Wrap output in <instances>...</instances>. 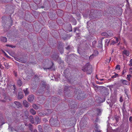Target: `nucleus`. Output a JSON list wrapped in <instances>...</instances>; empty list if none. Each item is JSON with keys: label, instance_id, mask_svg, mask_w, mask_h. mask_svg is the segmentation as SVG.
Listing matches in <instances>:
<instances>
[{"label": "nucleus", "instance_id": "nucleus-4", "mask_svg": "<svg viewBox=\"0 0 132 132\" xmlns=\"http://www.w3.org/2000/svg\"><path fill=\"white\" fill-rule=\"evenodd\" d=\"M34 96L32 95H29L28 98V101L30 102L32 101L34 98Z\"/></svg>", "mask_w": 132, "mask_h": 132}, {"label": "nucleus", "instance_id": "nucleus-42", "mask_svg": "<svg viewBox=\"0 0 132 132\" xmlns=\"http://www.w3.org/2000/svg\"><path fill=\"white\" fill-rule=\"evenodd\" d=\"M100 80L101 81H103L104 80V79H100Z\"/></svg>", "mask_w": 132, "mask_h": 132}, {"label": "nucleus", "instance_id": "nucleus-12", "mask_svg": "<svg viewBox=\"0 0 132 132\" xmlns=\"http://www.w3.org/2000/svg\"><path fill=\"white\" fill-rule=\"evenodd\" d=\"M103 38H102L98 42V46L99 47H101L102 46V40Z\"/></svg>", "mask_w": 132, "mask_h": 132}, {"label": "nucleus", "instance_id": "nucleus-20", "mask_svg": "<svg viewBox=\"0 0 132 132\" xmlns=\"http://www.w3.org/2000/svg\"><path fill=\"white\" fill-rule=\"evenodd\" d=\"M118 77V74L117 73H115V75H113L112 76V78H116L117 77Z\"/></svg>", "mask_w": 132, "mask_h": 132}, {"label": "nucleus", "instance_id": "nucleus-48", "mask_svg": "<svg viewBox=\"0 0 132 132\" xmlns=\"http://www.w3.org/2000/svg\"><path fill=\"white\" fill-rule=\"evenodd\" d=\"M96 42V41H94V42H93V43H95Z\"/></svg>", "mask_w": 132, "mask_h": 132}, {"label": "nucleus", "instance_id": "nucleus-14", "mask_svg": "<svg viewBox=\"0 0 132 132\" xmlns=\"http://www.w3.org/2000/svg\"><path fill=\"white\" fill-rule=\"evenodd\" d=\"M58 57L59 56L58 55H55L54 56H52V58L53 60H56L58 59Z\"/></svg>", "mask_w": 132, "mask_h": 132}, {"label": "nucleus", "instance_id": "nucleus-29", "mask_svg": "<svg viewBox=\"0 0 132 132\" xmlns=\"http://www.w3.org/2000/svg\"><path fill=\"white\" fill-rule=\"evenodd\" d=\"M126 72V71L125 70H123L122 72V75H124L125 73Z\"/></svg>", "mask_w": 132, "mask_h": 132}, {"label": "nucleus", "instance_id": "nucleus-5", "mask_svg": "<svg viewBox=\"0 0 132 132\" xmlns=\"http://www.w3.org/2000/svg\"><path fill=\"white\" fill-rule=\"evenodd\" d=\"M0 39L1 41L3 42H6L7 41V39L5 37H0Z\"/></svg>", "mask_w": 132, "mask_h": 132}, {"label": "nucleus", "instance_id": "nucleus-8", "mask_svg": "<svg viewBox=\"0 0 132 132\" xmlns=\"http://www.w3.org/2000/svg\"><path fill=\"white\" fill-rule=\"evenodd\" d=\"M123 54L127 56H128L129 54V51L126 50H124L123 51Z\"/></svg>", "mask_w": 132, "mask_h": 132}, {"label": "nucleus", "instance_id": "nucleus-34", "mask_svg": "<svg viewBox=\"0 0 132 132\" xmlns=\"http://www.w3.org/2000/svg\"><path fill=\"white\" fill-rule=\"evenodd\" d=\"M4 53L5 54V56H7V57H9V56H7V54H6V53L5 52H4Z\"/></svg>", "mask_w": 132, "mask_h": 132}, {"label": "nucleus", "instance_id": "nucleus-21", "mask_svg": "<svg viewBox=\"0 0 132 132\" xmlns=\"http://www.w3.org/2000/svg\"><path fill=\"white\" fill-rule=\"evenodd\" d=\"M129 65L130 67L132 66V59H131L130 60Z\"/></svg>", "mask_w": 132, "mask_h": 132}, {"label": "nucleus", "instance_id": "nucleus-18", "mask_svg": "<svg viewBox=\"0 0 132 132\" xmlns=\"http://www.w3.org/2000/svg\"><path fill=\"white\" fill-rule=\"evenodd\" d=\"M131 75L130 74L128 75H127V79L129 81L130 80V78L131 77Z\"/></svg>", "mask_w": 132, "mask_h": 132}, {"label": "nucleus", "instance_id": "nucleus-15", "mask_svg": "<svg viewBox=\"0 0 132 132\" xmlns=\"http://www.w3.org/2000/svg\"><path fill=\"white\" fill-rule=\"evenodd\" d=\"M24 91L26 95H28L29 94V92L27 90V88L24 89Z\"/></svg>", "mask_w": 132, "mask_h": 132}, {"label": "nucleus", "instance_id": "nucleus-47", "mask_svg": "<svg viewBox=\"0 0 132 132\" xmlns=\"http://www.w3.org/2000/svg\"><path fill=\"white\" fill-rule=\"evenodd\" d=\"M30 117H31V118H32V119L33 118V117L32 116H31Z\"/></svg>", "mask_w": 132, "mask_h": 132}, {"label": "nucleus", "instance_id": "nucleus-43", "mask_svg": "<svg viewBox=\"0 0 132 132\" xmlns=\"http://www.w3.org/2000/svg\"><path fill=\"white\" fill-rule=\"evenodd\" d=\"M83 16H84V17H87V16H86L85 15V14H83Z\"/></svg>", "mask_w": 132, "mask_h": 132}, {"label": "nucleus", "instance_id": "nucleus-11", "mask_svg": "<svg viewBox=\"0 0 132 132\" xmlns=\"http://www.w3.org/2000/svg\"><path fill=\"white\" fill-rule=\"evenodd\" d=\"M23 97V94L21 93H19L18 95V99H21Z\"/></svg>", "mask_w": 132, "mask_h": 132}, {"label": "nucleus", "instance_id": "nucleus-30", "mask_svg": "<svg viewBox=\"0 0 132 132\" xmlns=\"http://www.w3.org/2000/svg\"><path fill=\"white\" fill-rule=\"evenodd\" d=\"M106 34V32L103 33H102V35L103 36V35L105 36Z\"/></svg>", "mask_w": 132, "mask_h": 132}, {"label": "nucleus", "instance_id": "nucleus-6", "mask_svg": "<svg viewBox=\"0 0 132 132\" xmlns=\"http://www.w3.org/2000/svg\"><path fill=\"white\" fill-rule=\"evenodd\" d=\"M23 105L26 107H28L29 106V104L28 103L26 100H24L23 101Z\"/></svg>", "mask_w": 132, "mask_h": 132}, {"label": "nucleus", "instance_id": "nucleus-27", "mask_svg": "<svg viewBox=\"0 0 132 132\" xmlns=\"http://www.w3.org/2000/svg\"><path fill=\"white\" fill-rule=\"evenodd\" d=\"M115 38L116 39V43H118L119 41V39H118V38H117V37H115Z\"/></svg>", "mask_w": 132, "mask_h": 132}, {"label": "nucleus", "instance_id": "nucleus-35", "mask_svg": "<svg viewBox=\"0 0 132 132\" xmlns=\"http://www.w3.org/2000/svg\"><path fill=\"white\" fill-rule=\"evenodd\" d=\"M126 132H127L128 131V128H127L126 129Z\"/></svg>", "mask_w": 132, "mask_h": 132}, {"label": "nucleus", "instance_id": "nucleus-19", "mask_svg": "<svg viewBox=\"0 0 132 132\" xmlns=\"http://www.w3.org/2000/svg\"><path fill=\"white\" fill-rule=\"evenodd\" d=\"M114 118L116 120V122H117L119 120V117L118 116H115Z\"/></svg>", "mask_w": 132, "mask_h": 132}, {"label": "nucleus", "instance_id": "nucleus-16", "mask_svg": "<svg viewBox=\"0 0 132 132\" xmlns=\"http://www.w3.org/2000/svg\"><path fill=\"white\" fill-rule=\"evenodd\" d=\"M35 120L37 122V123H39L40 122V120L39 118L38 117H36Z\"/></svg>", "mask_w": 132, "mask_h": 132}, {"label": "nucleus", "instance_id": "nucleus-24", "mask_svg": "<svg viewBox=\"0 0 132 132\" xmlns=\"http://www.w3.org/2000/svg\"><path fill=\"white\" fill-rule=\"evenodd\" d=\"M120 102H122L123 101L122 97L121 96L120 98Z\"/></svg>", "mask_w": 132, "mask_h": 132}, {"label": "nucleus", "instance_id": "nucleus-7", "mask_svg": "<svg viewBox=\"0 0 132 132\" xmlns=\"http://www.w3.org/2000/svg\"><path fill=\"white\" fill-rule=\"evenodd\" d=\"M14 103L16 105V106L18 108H19L21 106V105L20 103L18 102L15 101L14 102Z\"/></svg>", "mask_w": 132, "mask_h": 132}, {"label": "nucleus", "instance_id": "nucleus-52", "mask_svg": "<svg viewBox=\"0 0 132 132\" xmlns=\"http://www.w3.org/2000/svg\"><path fill=\"white\" fill-rule=\"evenodd\" d=\"M65 90H64V92H65Z\"/></svg>", "mask_w": 132, "mask_h": 132}, {"label": "nucleus", "instance_id": "nucleus-23", "mask_svg": "<svg viewBox=\"0 0 132 132\" xmlns=\"http://www.w3.org/2000/svg\"><path fill=\"white\" fill-rule=\"evenodd\" d=\"M7 46H9L10 47H11L12 48H13V47H15V46H13V45H9V44H7L6 45Z\"/></svg>", "mask_w": 132, "mask_h": 132}, {"label": "nucleus", "instance_id": "nucleus-41", "mask_svg": "<svg viewBox=\"0 0 132 132\" xmlns=\"http://www.w3.org/2000/svg\"><path fill=\"white\" fill-rule=\"evenodd\" d=\"M55 132H60V131L57 130H55Z\"/></svg>", "mask_w": 132, "mask_h": 132}, {"label": "nucleus", "instance_id": "nucleus-39", "mask_svg": "<svg viewBox=\"0 0 132 132\" xmlns=\"http://www.w3.org/2000/svg\"><path fill=\"white\" fill-rule=\"evenodd\" d=\"M48 112H49V111H50V113H51V112H52V110H48Z\"/></svg>", "mask_w": 132, "mask_h": 132}, {"label": "nucleus", "instance_id": "nucleus-22", "mask_svg": "<svg viewBox=\"0 0 132 132\" xmlns=\"http://www.w3.org/2000/svg\"><path fill=\"white\" fill-rule=\"evenodd\" d=\"M116 69H118L119 70H120V66L119 65H117L116 66Z\"/></svg>", "mask_w": 132, "mask_h": 132}, {"label": "nucleus", "instance_id": "nucleus-53", "mask_svg": "<svg viewBox=\"0 0 132 132\" xmlns=\"http://www.w3.org/2000/svg\"><path fill=\"white\" fill-rule=\"evenodd\" d=\"M5 64V66H6V65H5V64Z\"/></svg>", "mask_w": 132, "mask_h": 132}, {"label": "nucleus", "instance_id": "nucleus-36", "mask_svg": "<svg viewBox=\"0 0 132 132\" xmlns=\"http://www.w3.org/2000/svg\"><path fill=\"white\" fill-rule=\"evenodd\" d=\"M116 43V42H115L114 41H113V42L112 43V44H114L115 43Z\"/></svg>", "mask_w": 132, "mask_h": 132}, {"label": "nucleus", "instance_id": "nucleus-26", "mask_svg": "<svg viewBox=\"0 0 132 132\" xmlns=\"http://www.w3.org/2000/svg\"><path fill=\"white\" fill-rule=\"evenodd\" d=\"M18 61L21 62H24V61L23 60H21L20 59H18Z\"/></svg>", "mask_w": 132, "mask_h": 132}, {"label": "nucleus", "instance_id": "nucleus-40", "mask_svg": "<svg viewBox=\"0 0 132 132\" xmlns=\"http://www.w3.org/2000/svg\"><path fill=\"white\" fill-rule=\"evenodd\" d=\"M69 48V46H68L67 48H66V49H68V50Z\"/></svg>", "mask_w": 132, "mask_h": 132}, {"label": "nucleus", "instance_id": "nucleus-10", "mask_svg": "<svg viewBox=\"0 0 132 132\" xmlns=\"http://www.w3.org/2000/svg\"><path fill=\"white\" fill-rule=\"evenodd\" d=\"M32 107L36 110H37L40 108V107L38 106L36 104H33L32 105Z\"/></svg>", "mask_w": 132, "mask_h": 132}, {"label": "nucleus", "instance_id": "nucleus-13", "mask_svg": "<svg viewBox=\"0 0 132 132\" xmlns=\"http://www.w3.org/2000/svg\"><path fill=\"white\" fill-rule=\"evenodd\" d=\"M29 112L28 111H26L24 112V116L25 117V118L26 119H27L28 117V116H29Z\"/></svg>", "mask_w": 132, "mask_h": 132}, {"label": "nucleus", "instance_id": "nucleus-31", "mask_svg": "<svg viewBox=\"0 0 132 132\" xmlns=\"http://www.w3.org/2000/svg\"><path fill=\"white\" fill-rule=\"evenodd\" d=\"M38 128H39V129L41 128V126L40 125H38Z\"/></svg>", "mask_w": 132, "mask_h": 132}, {"label": "nucleus", "instance_id": "nucleus-28", "mask_svg": "<svg viewBox=\"0 0 132 132\" xmlns=\"http://www.w3.org/2000/svg\"><path fill=\"white\" fill-rule=\"evenodd\" d=\"M132 117H130L129 118V120L130 121H132Z\"/></svg>", "mask_w": 132, "mask_h": 132}, {"label": "nucleus", "instance_id": "nucleus-44", "mask_svg": "<svg viewBox=\"0 0 132 132\" xmlns=\"http://www.w3.org/2000/svg\"><path fill=\"white\" fill-rule=\"evenodd\" d=\"M82 122H81V121L80 122V124H82Z\"/></svg>", "mask_w": 132, "mask_h": 132}, {"label": "nucleus", "instance_id": "nucleus-51", "mask_svg": "<svg viewBox=\"0 0 132 132\" xmlns=\"http://www.w3.org/2000/svg\"><path fill=\"white\" fill-rule=\"evenodd\" d=\"M126 93V94L127 95V93H126H126Z\"/></svg>", "mask_w": 132, "mask_h": 132}, {"label": "nucleus", "instance_id": "nucleus-50", "mask_svg": "<svg viewBox=\"0 0 132 132\" xmlns=\"http://www.w3.org/2000/svg\"><path fill=\"white\" fill-rule=\"evenodd\" d=\"M15 76H16V73H15Z\"/></svg>", "mask_w": 132, "mask_h": 132}, {"label": "nucleus", "instance_id": "nucleus-9", "mask_svg": "<svg viewBox=\"0 0 132 132\" xmlns=\"http://www.w3.org/2000/svg\"><path fill=\"white\" fill-rule=\"evenodd\" d=\"M30 112L33 115H35L36 114V112L33 109H30Z\"/></svg>", "mask_w": 132, "mask_h": 132}, {"label": "nucleus", "instance_id": "nucleus-2", "mask_svg": "<svg viewBox=\"0 0 132 132\" xmlns=\"http://www.w3.org/2000/svg\"><path fill=\"white\" fill-rule=\"evenodd\" d=\"M120 83L123 85H129L130 83L127 81L123 79H121L120 81Z\"/></svg>", "mask_w": 132, "mask_h": 132}, {"label": "nucleus", "instance_id": "nucleus-54", "mask_svg": "<svg viewBox=\"0 0 132 132\" xmlns=\"http://www.w3.org/2000/svg\"><path fill=\"white\" fill-rule=\"evenodd\" d=\"M102 83H103V82H101V84H102Z\"/></svg>", "mask_w": 132, "mask_h": 132}, {"label": "nucleus", "instance_id": "nucleus-32", "mask_svg": "<svg viewBox=\"0 0 132 132\" xmlns=\"http://www.w3.org/2000/svg\"><path fill=\"white\" fill-rule=\"evenodd\" d=\"M39 132H42V129L41 128L39 129Z\"/></svg>", "mask_w": 132, "mask_h": 132}, {"label": "nucleus", "instance_id": "nucleus-25", "mask_svg": "<svg viewBox=\"0 0 132 132\" xmlns=\"http://www.w3.org/2000/svg\"><path fill=\"white\" fill-rule=\"evenodd\" d=\"M129 72L130 74H132V68H129Z\"/></svg>", "mask_w": 132, "mask_h": 132}, {"label": "nucleus", "instance_id": "nucleus-37", "mask_svg": "<svg viewBox=\"0 0 132 132\" xmlns=\"http://www.w3.org/2000/svg\"><path fill=\"white\" fill-rule=\"evenodd\" d=\"M33 132H38L37 130H36L35 129L34 130Z\"/></svg>", "mask_w": 132, "mask_h": 132}, {"label": "nucleus", "instance_id": "nucleus-55", "mask_svg": "<svg viewBox=\"0 0 132 132\" xmlns=\"http://www.w3.org/2000/svg\"><path fill=\"white\" fill-rule=\"evenodd\" d=\"M50 63H52V62H50Z\"/></svg>", "mask_w": 132, "mask_h": 132}, {"label": "nucleus", "instance_id": "nucleus-46", "mask_svg": "<svg viewBox=\"0 0 132 132\" xmlns=\"http://www.w3.org/2000/svg\"><path fill=\"white\" fill-rule=\"evenodd\" d=\"M98 132V131H96V130L95 131H94V132Z\"/></svg>", "mask_w": 132, "mask_h": 132}, {"label": "nucleus", "instance_id": "nucleus-38", "mask_svg": "<svg viewBox=\"0 0 132 132\" xmlns=\"http://www.w3.org/2000/svg\"><path fill=\"white\" fill-rule=\"evenodd\" d=\"M93 55V54L92 55L90 56V57H89V59H90L92 57Z\"/></svg>", "mask_w": 132, "mask_h": 132}, {"label": "nucleus", "instance_id": "nucleus-17", "mask_svg": "<svg viewBox=\"0 0 132 132\" xmlns=\"http://www.w3.org/2000/svg\"><path fill=\"white\" fill-rule=\"evenodd\" d=\"M18 85L20 86H21L22 84L21 81L20 80H18L17 82Z\"/></svg>", "mask_w": 132, "mask_h": 132}, {"label": "nucleus", "instance_id": "nucleus-3", "mask_svg": "<svg viewBox=\"0 0 132 132\" xmlns=\"http://www.w3.org/2000/svg\"><path fill=\"white\" fill-rule=\"evenodd\" d=\"M43 68L44 69H49L51 68V67L50 66L49 64H45L43 66Z\"/></svg>", "mask_w": 132, "mask_h": 132}, {"label": "nucleus", "instance_id": "nucleus-1", "mask_svg": "<svg viewBox=\"0 0 132 132\" xmlns=\"http://www.w3.org/2000/svg\"><path fill=\"white\" fill-rule=\"evenodd\" d=\"M92 67L89 64L87 63L86 64L85 69L86 71L88 74H90L92 72Z\"/></svg>", "mask_w": 132, "mask_h": 132}, {"label": "nucleus", "instance_id": "nucleus-33", "mask_svg": "<svg viewBox=\"0 0 132 132\" xmlns=\"http://www.w3.org/2000/svg\"><path fill=\"white\" fill-rule=\"evenodd\" d=\"M31 122L32 123H34V120H31Z\"/></svg>", "mask_w": 132, "mask_h": 132}, {"label": "nucleus", "instance_id": "nucleus-49", "mask_svg": "<svg viewBox=\"0 0 132 132\" xmlns=\"http://www.w3.org/2000/svg\"><path fill=\"white\" fill-rule=\"evenodd\" d=\"M111 58H110V59L109 61V62L111 60Z\"/></svg>", "mask_w": 132, "mask_h": 132}, {"label": "nucleus", "instance_id": "nucleus-45", "mask_svg": "<svg viewBox=\"0 0 132 132\" xmlns=\"http://www.w3.org/2000/svg\"><path fill=\"white\" fill-rule=\"evenodd\" d=\"M6 67L7 68V69H8L9 68V67L8 66H7V67Z\"/></svg>", "mask_w": 132, "mask_h": 132}]
</instances>
